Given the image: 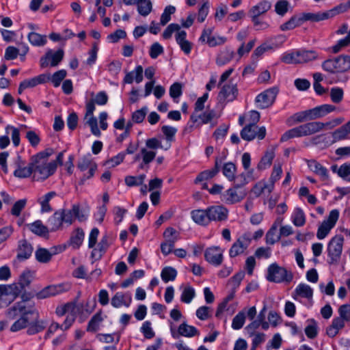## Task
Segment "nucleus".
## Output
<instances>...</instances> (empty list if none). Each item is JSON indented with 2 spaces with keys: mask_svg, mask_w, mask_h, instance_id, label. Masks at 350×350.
<instances>
[{
  "mask_svg": "<svg viewBox=\"0 0 350 350\" xmlns=\"http://www.w3.org/2000/svg\"><path fill=\"white\" fill-rule=\"evenodd\" d=\"M18 315H21V317L11 325V332H16L27 327L29 316L32 317L33 319L38 318V312L34 308L28 307L27 303L23 301L15 304L7 312L8 317L11 319H14Z\"/></svg>",
  "mask_w": 350,
  "mask_h": 350,
  "instance_id": "nucleus-1",
  "label": "nucleus"
},
{
  "mask_svg": "<svg viewBox=\"0 0 350 350\" xmlns=\"http://www.w3.org/2000/svg\"><path fill=\"white\" fill-rule=\"evenodd\" d=\"M266 278L271 282H289L293 279V275L284 267L279 266L277 263H272L267 268Z\"/></svg>",
  "mask_w": 350,
  "mask_h": 350,
  "instance_id": "nucleus-2",
  "label": "nucleus"
},
{
  "mask_svg": "<svg viewBox=\"0 0 350 350\" xmlns=\"http://www.w3.org/2000/svg\"><path fill=\"white\" fill-rule=\"evenodd\" d=\"M77 166L80 172L82 173V177L80 180L81 184H84L86 180L93 177L97 170V165L90 154L81 157L78 160Z\"/></svg>",
  "mask_w": 350,
  "mask_h": 350,
  "instance_id": "nucleus-3",
  "label": "nucleus"
},
{
  "mask_svg": "<svg viewBox=\"0 0 350 350\" xmlns=\"http://www.w3.org/2000/svg\"><path fill=\"white\" fill-rule=\"evenodd\" d=\"M344 238L342 236H335L327 245V262L329 265H337L340 259Z\"/></svg>",
  "mask_w": 350,
  "mask_h": 350,
  "instance_id": "nucleus-4",
  "label": "nucleus"
},
{
  "mask_svg": "<svg viewBox=\"0 0 350 350\" xmlns=\"http://www.w3.org/2000/svg\"><path fill=\"white\" fill-rule=\"evenodd\" d=\"M33 178L36 180H44L53 174L57 169L55 162L37 161L32 163Z\"/></svg>",
  "mask_w": 350,
  "mask_h": 350,
  "instance_id": "nucleus-5",
  "label": "nucleus"
},
{
  "mask_svg": "<svg viewBox=\"0 0 350 350\" xmlns=\"http://www.w3.org/2000/svg\"><path fill=\"white\" fill-rule=\"evenodd\" d=\"M340 215L339 211L337 209L332 210L327 218L319 226L317 237L319 240L324 239L330 232L331 230L335 226Z\"/></svg>",
  "mask_w": 350,
  "mask_h": 350,
  "instance_id": "nucleus-6",
  "label": "nucleus"
},
{
  "mask_svg": "<svg viewBox=\"0 0 350 350\" xmlns=\"http://www.w3.org/2000/svg\"><path fill=\"white\" fill-rule=\"evenodd\" d=\"M278 94V88L272 87L269 88L258 95L255 98V103L258 108L264 109L271 106Z\"/></svg>",
  "mask_w": 350,
  "mask_h": 350,
  "instance_id": "nucleus-7",
  "label": "nucleus"
},
{
  "mask_svg": "<svg viewBox=\"0 0 350 350\" xmlns=\"http://www.w3.org/2000/svg\"><path fill=\"white\" fill-rule=\"evenodd\" d=\"M252 241V235L249 232L241 234L236 241L232 244L229 250V256L230 258H234L244 253L249 247Z\"/></svg>",
  "mask_w": 350,
  "mask_h": 350,
  "instance_id": "nucleus-8",
  "label": "nucleus"
},
{
  "mask_svg": "<svg viewBox=\"0 0 350 350\" xmlns=\"http://www.w3.org/2000/svg\"><path fill=\"white\" fill-rule=\"evenodd\" d=\"M247 195L245 189L239 185H235L233 187L228 189L221 194V200L226 204H233L241 202Z\"/></svg>",
  "mask_w": 350,
  "mask_h": 350,
  "instance_id": "nucleus-9",
  "label": "nucleus"
},
{
  "mask_svg": "<svg viewBox=\"0 0 350 350\" xmlns=\"http://www.w3.org/2000/svg\"><path fill=\"white\" fill-rule=\"evenodd\" d=\"M170 332L174 338L180 336L191 338L199 335V331L194 326L188 325L186 322L182 323L178 328L173 322H170Z\"/></svg>",
  "mask_w": 350,
  "mask_h": 350,
  "instance_id": "nucleus-10",
  "label": "nucleus"
},
{
  "mask_svg": "<svg viewBox=\"0 0 350 350\" xmlns=\"http://www.w3.org/2000/svg\"><path fill=\"white\" fill-rule=\"evenodd\" d=\"M71 288L69 283H61L44 287L36 294L37 299H42L68 291Z\"/></svg>",
  "mask_w": 350,
  "mask_h": 350,
  "instance_id": "nucleus-11",
  "label": "nucleus"
},
{
  "mask_svg": "<svg viewBox=\"0 0 350 350\" xmlns=\"http://www.w3.org/2000/svg\"><path fill=\"white\" fill-rule=\"evenodd\" d=\"M266 135V129L265 126L258 127L257 125L247 124L241 131V137L246 141H252L255 137L259 139H263Z\"/></svg>",
  "mask_w": 350,
  "mask_h": 350,
  "instance_id": "nucleus-12",
  "label": "nucleus"
},
{
  "mask_svg": "<svg viewBox=\"0 0 350 350\" xmlns=\"http://www.w3.org/2000/svg\"><path fill=\"white\" fill-rule=\"evenodd\" d=\"M165 241L161 245V250L163 255L170 254L174 247V244L178 239V233L173 228H168L163 233Z\"/></svg>",
  "mask_w": 350,
  "mask_h": 350,
  "instance_id": "nucleus-13",
  "label": "nucleus"
},
{
  "mask_svg": "<svg viewBox=\"0 0 350 350\" xmlns=\"http://www.w3.org/2000/svg\"><path fill=\"white\" fill-rule=\"evenodd\" d=\"M85 114L84 120L87 124L91 129V131L93 135L96 136L100 135V131L98 127L97 119L94 116V111L95 110V105L94 101H88L85 105Z\"/></svg>",
  "mask_w": 350,
  "mask_h": 350,
  "instance_id": "nucleus-14",
  "label": "nucleus"
},
{
  "mask_svg": "<svg viewBox=\"0 0 350 350\" xmlns=\"http://www.w3.org/2000/svg\"><path fill=\"white\" fill-rule=\"evenodd\" d=\"M256 315V309L255 306L250 308L247 311H245V309H244L239 312L238 314L232 319V329L235 330L240 329L243 327L245 322L246 316L249 318L250 320H254Z\"/></svg>",
  "mask_w": 350,
  "mask_h": 350,
  "instance_id": "nucleus-15",
  "label": "nucleus"
},
{
  "mask_svg": "<svg viewBox=\"0 0 350 350\" xmlns=\"http://www.w3.org/2000/svg\"><path fill=\"white\" fill-rule=\"evenodd\" d=\"M210 222H222L228 217V210L221 205H213L208 207Z\"/></svg>",
  "mask_w": 350,
  "mask_h": 350,
  "instance_id": "nucleus-16",
  "label": "nucleus"
},
{
  "mask_svg": "<svg viewBox=\"0 0 350 350\" xmlns=\"http://www.w3.org/2000/svg\"><path fill=\"white\" fill-rule=\"evenodd\" d=\"M237 94L236 84L229 83L222 86L218 94V99L220 102H230L237 98Z\"/></svg>",
  "mask_w": 350,
  "mask_h": 350,
  "instance_id": "nucleus-17",
  "label": "nucleus"
},
{
  "mask_svg": "<svg viewBox=\"0 0 350 350\" xmlns=\"http://www.w3.org/2000/svg\"><path fill=\"white\" fill-rule=\"evenodd\" d=\"M219 117V114L215 110H208L200 115L192 114L190 117V120L193 124L202 125L212 123L214 120L218 119Z\"/></svg>",
  "mask_w": 350,
  "mask_h": 350,
  "instance_id": "nucleus-18",
  "label": "nucleus"
},
{
  "mask_svg": "<svg viewBox=\"0 0 350 350\" xmlns=\"http://www.w3.org/2000/svg\"><path fill=\"white\" fill-rule=\"evenodd\" d=\"M204 257L209 263L219 266L223 261V250L219 247H211L206 250Z\"/></svg>",
  "mask_w": 350,
  "mask_h": 350,
  "instance_id": "nucleus-19",
  "label": "nucleus"
},
{
  "mask_svg": "<svg viewBox=\"0 0 350 350\" xmlns=\"http://www.w3.org/2000/svg\"><path fill=\"white\" fill-rule=\"evenodd\" d=\"M313 297L312 288L306 284H299L297 286L292 293V297L296 301H300V299H306L312 302Z\"/></svg>",
  "mask_w": 350,
  "mask_h": 350,
  "instance_id": "nucleus-20",
  "label": "nucleus"
},
{
  "mask_svg": "<svg viewBox=\"0 0 350 350\" xmlns=\"http://www.w3.org/2000/svg\"><path fill=\"white\" fill-rule=\"evenodd\" d=\"M64 51L61 49L58 50L55 53H53L49 51L46 53L45 57H42L40 59V65L42 67H46L49 64L51 66H56L63 59Z\"/></svg>",
  "mask_w": 350,
  "mask_h": 350,
  "instance_id": "nucleus-21",
  "label": "nucleus"
},
{
  "mask_svg": "<svg viewBox=\"0 0 350 350\" xmlns=\"http://www.w3.org/2000/svg\"><path fill=\"white\" fill-rule=\"evenodd\" d=\"M191 217L196 224L200 226H206L211 223L208 218V208L193 210L191 212Z\"/></svg>",
  "mask_w": 350,
  "mask_h": 350,
  "instance_id": "nucleus-22",
  "label": "nucleus"
},
{
  "mask_svg": "<svg viewBox=\"0 0 350 350\" xmlns=\"http://www.w3.org/2000/svg\"><path fill=\"white\" fill-rule=\"evenodd\" d=\"M131 301L132 297L130 293L117 292L112 297L111 304L114 308H120L122 306L129 307Z\"/></svg>",
  "mask_w": 350,
  "mask_h": 350,
  "instance_id": "nucleus-23",
  "label": "nucleus"
},
{
  "mask_svg": "<svg viewBox=\"0 0 350 350\" xmlns=\"http://www.w3.org/2000/svg\"><path fill=\"white\" fill-rule=\"evenodd\" d=\"M17 293L13 286H0V301L5 305L10 304L16 297Z\"/></svg>",
  "mask_w": 350,
  "mask_h": 350,
  "instance_id": "nucleus-24",
  "label": "nucleus"
},
{
  "mask_svg": "<svg viewBox=\"0 0 350 350\" xmlns=\"http://www.w3.org/2000/svg\"><path fill=\"white\" fill-rule=\"evenodd\" d=\"M310 110L311 117L310 118L312 120L321 118L327 114L332 112L335 110V107L329 105V104H325L320 106H317L314 108H312Z\"/></svg>",
  "mask_w": 350,
  "mask_h": 350,
  "instance_id": "nucleus-25",
  "label": "nucleus"
},
{
  "mask_svg": "<svg viewBox=\"0 0 350 350\" xmlns=\"http://www.w3.org/2000/svg\"><path fill=\"white\" fill-rule=\"evenodd\" d=\"M187 33L185 31H180L175 34V38L177 44L181 50L186 55H189L192 49V43L186 39Z\"/></svg>",
  "mask_w": 350,
  "mask_h": 350,
  "instance_id": "nucleus-26",
  "label": "nucleus"
},
{
  "mask_svg": "<svg viewBox=\"0 0 350 350\" xmlns=\"http://www.w3.org/2000/svg\"><path fill=\"white\" fill-rule=\"evenodd\" d=\"M273 190V183H268L265 180H262L254 185L251 192L257 198L266 192L271 193Z\"/></svg>",
  "mask_w": 350,
  "mask_h": 350,
  "instance_id": "nucleus-27",
  "label": "nucleus"
},
{
  "mask_svg": "<svg viewBox=\"0 0 350 350\" xmlns=\"http://www.w3.org/2000/svg\"><path fill=\"white\" fill-rule=\"evenodd\" d=\"M33 252V247L27 240H21L18 243L17 258L20 260L29 258Z\"/></svg>",
  "mask_w": 350,
  "mask_h": 350,
  "instance_id": "nucleus-28",
  "label": "nucleus"
},
{
  "mask_svg": "<svg viewBox=\"0 0 350 350\" xmlns=\"http://www.w3.org/2000/svg\"><path fill=\"white\" fill-rule=\"evenodd\" d=\"M345 326L344 320L339 317H335L332 321V324L327 327L326 333L330 338L335 337L340 330L343 329Z\"/></svg>",
  "mask_w": 350,
  "mask_h": 350,
  "instance_id": "nucleus-29",
  "label": "nucleus"
},
{
  "mask_svg": "<svg viewBox=\"0 0 350 350\" xmlns=\"http://www.w3.org/2000/svg\"><path fill=\"white\" fill-rule=\"evenodd\" d=\"M308 166L311 171L319 175L322 180H326L329 178L327 170L315 160L309 161Z\"/></svg>",
  "mask_w": 350,
  "mask_h": 350,
  "instance_id": "nucleus-30",
  "label": "nucleus"
},
{
  "mask_svg": "<svg viewBox=\"0 0 350 350\" xmlns=\"http://www.w3.org/2000/svg\"><path fill=\"white\" fill-rule=\"evenodd\" d=\"M134 80L137 83H141L143 80V68L140 65L137 66L134 70L127 72L124 78L125 83L131 84Z\"/></svg>",
  "mask_w": 350,
  "mask_h": 350,
  "instance_id": "nucleus-31",
  "label": "nucleus"
},
{
  "mask_svg": "<svg viewBox=\"0 0 350 350\" xmlns=\"http://www.w3.org/2000/svg\"><path fill=\"white\" fill-rule=\"evenodd\" d=\"M271 8V4L269 1L264 0L259 2L257 5L251 8L249 10V15L255 16H260L265 14Z\"/></svg>",
  "mask_w": 350,
  "mask_h": 350,
  "instance_id": "nucleus-32",
  "label": "nucleus"
},
{
  "mask_svg": "<svg viewBox=\"0 0 350 350\" xmlns=\"http://www.w3.org/2000/svg\"><path fill=\"white\" fill-rule=\"evenodd\" d=\"M56 252L51 249L49 250L45 248L39 247L35 252V257L37 261L40 263H48Z\"/></svg>",
  "mask_w": 350,
  "mask_h": 350,
  "instance_id": "nucleus-33",
  "label": "nucleus"
},
{
  "mask_svg": "<svg viewBox=\"0 0 350 350\" xmlns=\"http://www.w3.org/2000/svg\"><path fill=\"white\" fill-rule=\"evenodd\" d=\"M321 124L319 122H310L300 125L302 137L311 135L321 131Z\"/></svg>",
  "mask_w": 350,
  "mask_h": 350,
  "instance_id": "nucleus-34",
  "label": "nucleus"
},
{
  "mask_svg": "<svg viewBox=\"0 0 350 350\" xmlns=\"http://www.w3.org/2000/svg\"><path fill=\"white\" fill-rule=\"evenodd\" d=\"M350 133V120L342 125L333 133H332V137L333 138L332 143L336 142L345 139L347 137Z\"/></svg>",
  "mask_w": 350,
  "mask_h": 350,
  "instance_id": "nucleus-35",
  "label": "nucleus"
},
{
  "mask_svg": "<svg viewBox=\"0 0 350 350\" xmlns=\"http://www.w3.org/2000/svg\"><path fill=\"white\" fill-rule=\"evenodd\" d=\"M161 131L167 141L164 148V150H167L170 148L172 142L175 140V135L177 133V129L171 126L164 125L161 127Z\"/></svg>",
  "mask_w": 350,
  "mask_h": 350,
  "instance_id": "nucleus-36",
  "label": "nucleus"
},
{
  "mask_svg": "<svg viewBox=\"0 0 350 350\" xmlns=\"http://www.w3.org/2000/svg\"><path fill=\"white\" fill-rule=\"evenodd\" d=\"M62 213L60 211H59L54 213V214L49 218L47 227L51 231H56L62 227Z\"/></svg>",
  "mask_w": 350,
  "mask_h": 350,
  "instance_id": "nucleus-37",
  "label": "nucleus"
},
{
  "mask_svg": "<svg viewBox=\"0 0 350 350\" xmlns=\"http://www.w3.org/2000/svg\"><path fill=\"white\" fill-rule=\"evenodd\" d=\"M27 228L30 231L38 236L45 237L49 233L48 227L43 225L40 220H37L27 224Z\"/></svg>",
  "mask_w": 350,
  "mask_h": 350,
  "instance_id": "nucleus-38",
  "label": "nucleus"
},
{
  "mask_svg": "<svg viewBox=\"0 0 350 350\" xmlns=\"http://www.w3.org/2000/svg\"><path fill=\"white\" fill-rule=\"evenodd\" d=\"M26 128L25 125L21 124L19 128H16L12 125H8L5 127V132L7 135L10 134L12 143L15 147L20 144V132L22 129Z\"/></svg>",
  "mask_w": 350,
  "mask_h": 350,
  "instance_id": "nucleus-39",
  "label": "nucleus"
},
{
  "mask_svg": "<svg viewBox=\"0 0 350 350\" xmlns=\"http://www.w3.org/2000/svg\"><path fill=\"white\" fill-rule=\"evenodd\" d=\"M46 325L42 321H38V319H33L31 317L27 326V333L29 335L38 334L44 329Z\"/></svg>",
  "mask_w": 350,
  "mask_h": 350,
  "instance_id": "nucleus-40",
  "label": "nucleus"
},
{
  "mask_svg": "<svg viewBox=\"0 0 350 350\" xmlns=\"http://www.w3.org/2000/svg\"><path fill=\"white\" fill-rule=\"evenodd\" d=\"M30 44L35 46H42L46 44L47 38L45 35H41L34 31H31L27 35Z\"/></svg>",
  "mask_w": 350,
  "mask_h": 350,
  "instance_id": "nucleus-41",
  "label": "nucleus"
},
{
  "mask_svg": "<svg viewBox=\"0 0 350 350\" xmlns=\"http://www.w3.org/2000/svg\"><path fill=\"white\" fill-rule=\"evenodd\" d=\"M50 79L49 75H40L31 79H26L22 81L27 88H33L38 84L44 83Z\"/></svg>",
  "mask_w": 350,
  "mask_h": 350,
  "instance_id": "nucleus-42",
  "label": "nucleus"
},
{
  "mask_svg": "<svg viewBox=\"0 0 350 350\" xmlns=\"http://www.w3.org/2000/svg\"><path fill=\"white\" fill-rule=\"evenodd\" d=\"M56 196V192L50 191L38 199V202L41 206V211L42 213H48L52 211V208L49 204V202Z\"/></svg>",
  "mask_w": 350,
  "mask_h": 350,
  "instance_id": "nucleus-43",
  "label": "nucleus"
},
{
  "mask_svg": "<svg viewBox=\"0 0 350 350\" xmlns=\"http://www.w3.org/2000/svg\"><path fill=\"white\" fill-rule=\"evenodd\" d=\"M85 233L81 228L76 229L72 234L70 239V244L75 249H78L82 244Z\"/></svg>",
  "mask_w": 350,
  "mask_h": 350,
  "instance_id": "nucleus-44",
  "label": "nucleus"
},
{
  "mask_svg": "<svg viewBox=\"0 0 350 350\" xmlns=\"http://www.w3.org/2000/svg\"><path fill=\"white\" fill-rule=\"evenodd\" d=\"M305 334L308 338L313 339L318 334V325L314 319H309L306 321V326L304 329Z\"/></svg>",
  "mask_w": 350,
  "mask_h": 350,
  "instance_id": "nucleus-45",
  "label": "nucleus"
},
{
  "mask_svg": "<svg viewBox=\"0 0 350 350\" xmlns=\"http://www.w3.org/2000/svg\"><path fill=\"white\" fill-rule=\"evenodd\" d=\"M291 221L297 227L303 226L306 223V216L303 210L300 208H295L291 215Z\"/></svg>",
  "mask_w": 350,
  "mask_h": 350,
  "instance_id": "nucleus-46",
  "label": "nucleus"
},
{
  "mask_svg": "<svg viewBox=\"0 0 350 350\" xmlns=\"http://www.w3.org/2000/svg\"><path fill=\"white\" fill-rule=\"evenodd\" d=\"M62 216V221L70 225L75 219V215L77 213V205L74 204L70 209H63L60 211Z\"/></svg>",
  "mask_w": 350,
  "mask_h": 350,
  "instance_id": "nucleus-47",
  "label": "nucleus"
},
{
  "mask_svg": "<svg viewBox=\"0 0 350 350\" xmlns=\"http://www.w3.org/2000/svg\"><path fill=\"white\" fill-rule=\"evenodd\" d=\"M177 275V271L172 267H164L161 272V278L165 283L174 281Z\"/></svg>",
  "mask_w": 350,
  "mask_h": 350,
  "instance_id": "nucleus-48",
  "label": "nucleus"
},
{
  "mask_svg": "<svg viewBox=\"0 0 350 350\" xmlns=\"http://www.w3.org/2000/svg\"><path fill=\"white\" fill-rule=\"evenodd\" d=\"M157 152L154 150H151L146 147L141 149V156L142 159V163L140 167L142 168L143 165H147L151 163L155 158Z\"/></svg>",
  "mask_w": 350,
  "mask_h": 350,
  "instance_id": "nucleus-49",
  "label": "nucleus"
},
{
  "mask_svg": "<svg viewBox=\"0 0 350 350\" xmlns=\"http://www.w3.org/2000/svg\"><path fill=\"white\" fill-rule=\"evenodd\" d=\"M107 235H105L102 237L100 241L98 243L96 247H95L92 253L93 256H101L103 253L105 252L108 248L109 244L108 241Z\"/></svg>",
  "mask_w": 350,
  "mask_h": 350,
  "instance_id": "nucleus-50",
  "label": "nucleus"
},
{
  "mask_svg": "<svg viewBox=\"0 0 350 350\" xmlns=\"http://www.w3.org/2000/svg\"><path fill=\"white\" fill-rule=\"evenodd\" d=\"M196 296L195 289L190 285L186 286L181 293L180 300L185 304H189Z\"/></svg>",
  "mask_w": 350,
  "mask_h": 350,
  "instance_id": "nucleus-51",
  "label": "nucleus"
},
{
  "mask_svg": "<svg viewBox=\"0 0 350 350\" xmlns=\"http://www.w3.org/2000/svg\"><path fill=\"white\" fill-rule=\"evenodd\" d=\"M137 5L139 14L143 16H148L152 9V5L150 0H140Z\"/></svg>",
  "mask_w": 350,
  "mask_h": 350,
  "instance_id": "nucleus-52",
  "label": "nucleus"
},
{
  "mask_svg": "<svg viewBox=\"0 0 350 350\" xmlns=\"http://www.w3.org/2000/svg\"><path fill=\"white\" fill-rule=\"evenodd\" d=\"M234 53L233 51L226 49L218 55L216 63L218 66H224L230 62L234 57Z\"/></svg>",
  "mask_w": 350,
  "mask_h": 350,
  "instance_id": "nucleus-53",
  "label": "nucleus"
},
{
  "mask_svg": "<svg viewBox=\"0 0 350 350\" xmlns=\"http://www.w3.org/2000/svg\"><path fill=\"white\" fill-rule=\"evenodd\" d=\"M328 19L327 12L317 13H306L303 16V20L319 22Z\"/></svg>",
  "mask_w": 350,
  "mask_h": 350,
  "instance_id": "nucleus-54",
  "label": "nucleus"
},
{
  "mask_svg": "<svg viewBox=\"0 0 350 350\" xmlns=\"http://www.w3.org/2000/svg\"><path fill=\"white\" fill-rule=\"evenodd\" d=\"M302 137L300 126L286 131L281 137L280 142H286L290 139Z\"/></svg>",
  "mask_w": 350,
  "mask_h": 350,
  "instance_id": "nucleus-55",
  "label": "nucleus"
},
{
  "mask_svg": "<svg viewBox=\"0 0 350 350\" xmlns=\"http://www.w3.org/2000/svg\"><path fill=\"white\" fill-rule=\"evenodd\" d=\"M235 172L236 166L233 163L228 162L224 165L222 172L223 174L228 179V180L232 181L234 180Z\"/></svg>",
  "mask_w": 350,
  "mask_h": 350,
  "instance_id": "nucleus-56",
  "label": "nucleus"
},
{
  "mask_svg": "<svg viewBox=\"0 0 350 350\" xmlns=\"http://www.w3.org/2000/svg\"><path fill=\"white\" fill-rule=\"evenodd\" d=\"M298 56L300 64H302L315 59L317 55L314 51L299 50L298 51Z\"/></svg>",
  "mask_w": 350,
  "mask_h": 350,
  "instance_id": "nucleus-57",
  "label": "nucleus"
},
{
  "mask_svg": "<svg viewBox=\"0 0 350 350\" xmlns=\"http://www.w3.org/2000/svg\"><path fill=\"white\" fill-rule=\"evenodd\" d=\"M310 110H306L301 112H298L295 113L291 119L288 120V122H289L291 120H293L296 123L303 122L306 120H312V119L310 118L311 117Z\"/></svg>",
  "mask_w": 350,
  "mask_h": 350,
  "instance_id": "nucleus-58",
  "label": "nucleus"
},
{
  "mask_svg": "<svg viewBox=\"0 0 350 350\" xmlns=\"http://www.w3.org/2000/svg\"><path fill=\"white\" fill-rule=\"evenodd\" d=\"M337 58L338 70L340 72L350 70V55H340Z\"/></svg>",
  "mask_w": 350,
  "mask_h": 350,
  "instance_id": "nucleus-59",
  "label": "nucleus"
},
{
  "mask_svg": "<svg viewBox=\"0 0 350 350\" xmlns=\"http://www.w3.org/2000/svg\"><path fill=\"white\" fill-rule=\"evenodd\" d=\"M145 178L146 176L144 174H141L137 176H127L125 177L124 181L128 187H135L142 185Z\"/></svg>",
  "mask_w": 350,
  "mask_h": 350,
  "instance_id": "nucleus-60",
  "label": "nucleus"
},
{
  "mask_svg": "<svg viewBox=\"0 0 350 350\" xmlns=\"http://www.w3.org/2000/svg\"><path fill=\"white\" fill-rule=\"evenodd\" d=\"M34 275V272L25 270L22 273L19 278V284L22 288H25L29 285Z\"/></svg>",
  "mask_w": 350,
  "mask_h": 350,
  "instance_id": "nucleus-61",
  "label": "nucleus"
},
{
  "mask_svg": "<svg viewBox=\"0 0 350 350\" xmlns=\"http://www.w3.org/2000/svg\"><path fill=\"white\" fill-rule=\"evenodd\" d=\"M349 44H350V31L348 32L347 36L345 38L339 40L335 45L332 46L331 51L334 53H338L343 48L348 46Z\"/></svg>",
  "mask_w": 350,
  "mask_h": 350,
  "instance_id": "nucleus-62",
  "label": "nucleus"
},
{
  "mask_svg": "<svg viewBox=\"0 0 350 350\" xmlns=\"http://www.w3.org/2000/svg\"><path fill=\"white\" fill-rule=\"evenodd\" d=\"M176 11V8L172 5H167L164 9L161 16L160 24L163 26L165 25L171 19V15Z\"/></svg>",
  "mask_w": 350,
  "mask_h": 350,
  "instance_id": "nucleus-63",
  "label": "nucleus"
},
{
  "mask_svg": "<svg viewBox=\"0 0 350 350\" xmlns=\"http://www.w3.org/2000/svg\"><path fill=\"white\" fill-rule=\"evenodd\" d=\"M31 174H33L32 163L27 167H18L14 172V175L20 178H27Z\"/></svg>",
  "mask_w": 350,
  "mask_h": 350,
  "instance_id": "nucleus-64",
  "label": "nucleus"
}]
</instances>
